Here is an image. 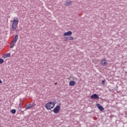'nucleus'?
<instances>
[{"mask_svg":"<svg viewBox=\"0 0 127 127\" xmlns=\"http://www.w3.org/2000/svg\"><path fill=\"white\" fill-rule=\"evenodd\" d=\"M17 41H15V40H13L12 41V43H15V44H16V42H17Z\"/></svg>","mask_w":127,"mask_h":127,"instance_id":"f3484780","label":"nucleus"},{"mask_svg":"<svg viewBox=\"0 0 127 127\" xmlns=\"http://www.w3.org/2000/svg\"><path fill=\"white\" fill-rule=\"evenodd\" d=\"M90 98L93 100H98L99 99V95L97 94H94L90 96Z\"/></svg>","mask_w":127,"mask_h":127,"instance_id":"20e7f679","label":"nucleus"},{"mask_svg":"<svg viewBox=\"0 0 127 127\" xmlns=\"http://www.w3.org/2000/svg\"><path fill=\"white\" fill-rule=\"evenodd\" d=\"M18 18H17V17H14L13 20L12 21V25L11 26V29L12 31H15V30H16L17 25H18Z\"/></svg>","mask_w":127,"mask_h":127,"instance_id":"f257e3e1","label":"nucleus"},{"mask_svg":"<svg viewBox=\"0 0 127 127\" xmlns=\"http://www.w3.org/2000/svg\"><path fill=\"white\" fill-rule=\"evenodd\" d=\"M32 105H33V107H34V103H33V104H32Z\"/></svg>","mask_w":127,"mask_h":127,"instance_id":"aec40b11","label":"nucleus"},{"mask_svg":"<svg viewBox=\"0 0 127 127\" xmlns=\"http://www.w3.org/2000/svg\"><path fill=\"white\" fill-rule=\"evenodd\" d=\"M32 107H33V105H32V104H29L27 106H25V109H26V110H27L28 109H31V108H32Z\"/></svg>","mask_w":127,"mask_h":127,"instance_id":"1a4fd4ad","label":"nucleus"},{"mask_svg":"<svg viewBox=\"0 0 127 127\" xmlns=\"http://www.w3.org/2000/svg\"><path fill=\"white\" fill-rule=\"evenodd\" d=\"M101 64H102L103 66H106L108 64V62L106 60H102L101 61Z\"/></svg>","mask_w":127,"mask_h":127,"instance_id":"423d86ee","label":"nucleus"},{"mask_svg":"<svg viewBox=\"0 0 127 127\" xmlns=\"http://www.w3.org/2000/svg\"><path fill=\"white\" fill-rule=\"evenodd\" d=\"M72 4V1H67L65 2V5L66 6H68V5H71Z\"/></svg>","mask_w":127,"mask_h":127,"instance_id":"9d476101","label":"nucleus"},{"mask_svg":"<svg viewBox=\"0 0 127 127\" xmlns=\"http://www.w3.org/2000/svg\"><path fill=\"white\" fill-rule=\"evenodd\" d=\"M2 81H1V79H0V84H2Z\"/></svg>","mask_w":127,"mask_h":127,"instance_id":"6ab92c4d","label":"nucleus"},{"mask_svg":"<svg viewBox=\"0 0 127 127\" xmlns=\"http://www.w3.org/2000/svg\"><path fill=\"white\" fill-rule=\"evenodd\" d=\"M68 39L69 40H74V38L72 36H69L68 37Z\"/></svg>","mask_w":127,"mask_h":127,"instance_id":"2eb2a0df","label":"nucleus"},{"mask_svg":"<svg viewBox=\"0 0 127 127\" xmlns=\"http://www.w3.org/2000/svg\"><path fill=\"white\" fill-rule=\"evenodd\" d=\"M72 31H69L68 32H65L64 34V36H70V35H72Z\"/></svg>","mask_w":127,"mask_h":127,"instance_id":"39448f33","label":"nucleus"},{"mask_svg":"<svg viewBox=\"0 0 127 127\" xmlns=\"http://www.w3.org/2000/svg\"><path fill=\"white\" fill-rule=\"evenodd\" d=\"M8 57H10V53H7L3 56V58H8Z\"/></svg>","mask_w":127,"mask_h":127,"instance_id":"9b49d317","label":"nucleus"},{"mask_svg":"<svg viewBox=\"0 0 127 127\" xmlns=\"http://www.w3.org/2000/svg\"><path fill=\"white\" fill-rule=\"evenodd\" d=\"M102 83L103 85H105V80H102Z\"/></svg>","mask_w":127,"mask_h":127,"instance_id":"a211bd4d","label":"nucleus"},{"mask_svg":"<svg viewBox=\"0 0 127 127\" xmlns=\"http://www.w3.org/2000/svg\"><path fill=\"white\" fill-rule=\"evenodd\" d=\"M69 86H75L76 85V82L73 80H71L69 83Z\"/></svg>","mask_w":127,"mask_h":127,"instance_id":"6e6552de","label":"nucleus"},{"mask_svg":"<svg viewBox=\"0 0 127 127\" xmlns=\"http://www.w3.org/2000/svg\"><path fill=\"white\" fill-rule=\"evenodd\" d=\"M3 62H4V61L3 59H0V64H2Z\"/></svg>","mask_w":127,"mask_h":127,"instance_id":"dca6fc26","label":"nucleus"},{"mask_svg":"<svg viewBox=\"0 0 127 127\" xmlns=\"http://www.w3.org/2000/svg\"><path fill=\"white\" fill-rule=\"evenodd\" d=\"M18 39V35H16L14 36L13 40H15L16 41H17Z\"/></svg>","mask_w":127,"mask_h":127,"instance_id":"ddd939ff","label":"nucleus"},{"mask_svg":"<svg viewBox=\"0 0 127 127\" xmlns=\"http://www.w3.org/2000/svg\"><path fill=\"white\" fill-rule=\"evenodd\" d=\"M16 112V110H15V109H13L11 110V113H12L13 114H15Z\"/></svg>","mask_w":127,"mask_h":127,"instance_id":"4468645a","label":"nucleus"},{"mask_svg":"<svg viewBox=\"0 0 127 127\" xmlns=\"http://www.w3.org/2000/svg\"><path fill=\"white\" fill-rule=\"evenodd\" d=\"M14 45H15V43H12V42H11L10 47V48H13L14 47Z\"/></svg>","mask_w":127,"mask_h":127,"instance_id":"f8f14e48","label":"nucleus"},{"mask_svg":"<svg viewBox=\"0 0 127 127\" xmlns=\"http://www.w3.org/2000/svg\"><path fill=\"white\" fill-rule=\"evenodd\" d=\"M55 107V103L53 102H48L45 105V108L47 110H52Z\"/></svg>","mask_w":127,"mask_h":127,"instance_id":"f03ea898","label":"nucleus"},{"mask_svg":"<svg viewBox=\"0 0 127 127\" xmlns=\"http://www.w3.org/2000/svg\"><path fill=\"white\" fill-rule=\"evenodd\" d=\"M61 109L60 106L58 105L54 109L53 112L55 114H58L60 112Z\"/></svg>","mask_w":127,"mask_h":127,"instance_id":"7ed1b4c3","label":"nucleus"},{"mask_svg":"<svg viewBox=\"0 0 127 127\" xmlns=\"http://www.w3.org/2000/svg\"><path fill=\"white\" fill-rule=\"evenodd\" d=\"M0 127H1V126L0 125Z\"/></svg>","mask_w":127,"mask_h":127,"instance_id":"4be33fe9","label":"nucleus"},{"mask_svg":"<svg viewBox=\"0 0 127 127\" xmlns=\"http://www.w3.org/2000/svg\"><path fill=\"white\" fill-rule=\"evenodd\" d=\"M55 85H57V83H55Z\"/></svg>","mask_w":127,"mask_h":127,"instance_id":"412c9836","label":"nucleus"},{"mask_svg":"<svg viewBox=\"0 0 127 127\" xmlns=\"http://www.w3.org/2000/svg\"><path fill=\"white\" fill-rule=\"evenodd\" d=\"M96 107H97L98 109H99L100 111H103L104 110L103 106L100 105V104H96Z\"/></svg>","mask_w":127,"mask_h":127,"instance_id":"0eeeda50","label":"nucleus"}]
</instances>
